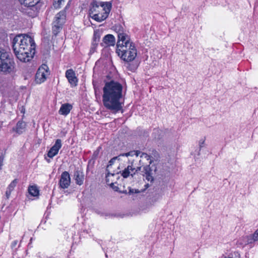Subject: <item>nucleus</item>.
<instances>
[{"instance_id":"nucleus-23","label":"nucleus","mask_w":258,"mask_h":258,"mask_svg":"<svg viewBox=\"0 0 258 258\" xmlns=\"http://www.w3.org/2000/svg\"><path fill=\"white\" fill-rule=\"evenodd\" d=\"M251 238L252 243L255 241H258V229L252 234L249 235Z\"/></svg>"},{"instance_id":"nucleus-14","label":"nucleus","mask_w":258,"mask_h":258,"mask_svg":"<svg viewBox=\"0 0 258 258\" xmlns=\"http://www.w3.org/2000/svg\"><path fill=\"white\" fill-rule=\"evenodd\" d=\"M136 173V171L134 169L132 165H128L121 172V175L124 178H126L130 176L133 177Z\"/></svg>"},{"instance_id":"nucleus-24","label":"nucleus","mask_w":258,"mask_h":258,"mask_svg":"<svg viewBox=\"0 0 258 258\" xmlns=\"http://www.w3.org/2000/svg\"><path fill=\"white\" fill-rule=\"evenodd\" d=\"M17 183V180L16 179L13 180L11 182V183L9 185L7 189L12 191L14 190L15 186H16Z\"/></svg>"},{"instance_id":"nucleus-4","label":"nucleus","mask_w":258,"mask_h":258,"mask_svg":"<svg viewBox=\"0 0 258 258\" xmlns=\"http://www.w3.org/2000/svg\"><path fill=\"white\" fill-rule=\"evenodd\" d=\"M111 8L112 4L110 2L93 1L90 6L89 15L96 21L101 22L108 17Z\"/></svg>"},{"instance_id":"nucleus-35","label":"nucleus","mask_w":258,"mask_h":258,"mask_svg":"<svg viewBox=\"0 0 258 258\" xmlns=\"http://www.w3.org/2000/svg\"><path fill=\"white\" fill-rule=\"evenodd\" d=\"M141 167H138L137 168H134V169L136 171V173L141 170Z\"/></svg>"},{"instance_id":"nucleus-33","label":"nucleus","mask_w":258,"mask_h":258,"mask_svg":"<svg viewBox=\"0 0 258 258\" xmlns=\"http://www.w3.org/2000/svg\"><path fill=\"white\" fill-rule=\"evenodd\" d=\"M17 243H18V241L17 240H14V241H13L12 244H11L12 247V248L15 247L16 246V245L17 244Z\"/></svg>"},{"instance_id":"nucleus-3","label":"nucleus","mask_w":258,"mask_h":258,"mask_svg":"<svg viewBox=\"0 0 258 258\" xmlns=\"http://www.w3.org/2000/svg\"><path fill=\"white\" fill-rule=\"evenodd\" d=\"M117 33L116 52L121 59L126 62L134 60L137 55V50L130 36L119 27Z\"/></svg>"},{"instance_id":"nucleus-36","label":"nucleus","mask_w":258,"mask_h":258,"mask_svg":"<svg viewBox=\"0 0 258 258\" xmlns=\"http://www.w3.org/2000/svg\"><path fill=\"white\" fill-rule=\"evenodd\" d=\"M110 175H111L113 176L114 174H112V173H110L109 172H108V173H107V174L106 175V178L107 177L109 176Z\"/></svg>"},{"instance_id":"nucleus-38","label":"nucleus","mask_w":258,"mask_h":258,"mask_svg":"<svg viewBox=\"0 0 258 258\" xmlns=\"http://www.w3.org/2000/svg\"><path fill=\"white\" fill-rule=\"evenodd\" d=\"M45 159H46V160L47 161L48 163H49L50 162V160L47 159L46 157H45Z\"/></svg>"},{"instance_id":"nucleus-17","label":"nucleus","mask_w":258,"mask_h":258,"mask_svg":"<svg viewBox=\"0 0 258 258\" xmlns=\"http://www.w3.org/2000/svg\"><path fill=\"white\" fill-rule=\"evenodd\" d=\"M103 41L108 46H114L115 43V39L113 35L107 34L104 37Z\"/></svg>"},{"instance_id":"nucleus-21","label":"nucleus","mask_w":258,"mask_h":258,"mask_svg":"<svg viewBox=\"0 0 258 258\" xmlns=\"http://www.w3.org/2000/svg\"><path fill=\"white\" fill-rule=\"evenodd\" d=\"M40 0H19L20 4L23 5L38 4Z\"/></svg>"},{"instance_id":"nucleus-32","label":"nucleus","mask_w":258,"mask_h":258,"mask_svg":"<svg viewBox=\"0 0 258 258\" xmlns=\"http://www.w3.org/2000/svg\"><path fill=\"white\" fill-rule=\"evenodd\" d=\"M11 192H12L11 191L7 189L6 192V197L7 199L9 198V197L11 194Z\"/></svg>"},{"instance_id":"nucleus-8","label":"nucleus","mask_w":258,"mask_h":258,"mask_svg":"<svg viewBox=\"0 0 258 258\" xmlns=\"http://www.w3.org/2000/svg\"><path fill=\"white\" fill-rule=\"evenodd\" d=\"M62 144L60 139H57L55 141L54 145L49 149L47 153V156L50 158H52L56 156L61 148Z\"/></svg>"},{"instance_id":"nucleus-12","label":"nucleus","mask_w":258,"mask_h":258,"mask_svg":"<svg viewBox=\"0 0 258 258\" xmlns=\"http://www.w3.org/2000/svg\"><path fill=\"white\" fill-rule=\"evenodd\" d=\"M26 128V123L23 120H19L16 124V125L13 127L12 131L18 135H21L24 133Z\"/></svg>"},{"instance_id":"nucleus-5","label":"nucleus","mask_w":258,"mask_h":258,"mask_svg":"<svg viewBox=\"0 0 258 258\" xmlns=\"http://www.w3.org/2000/svg\"><path fill=\"white\" fill-rule=\"evenodd\" d=\"M14 62L10 54L3 51H0V72L11 73L13 69Z\"/></svg>"},{"instance_id":"nucleus-19","label":"nucleus","mask_w":258,"mask_h":258,"mask_svg":"<svg viewBox=\"0 0 258 258\" xmlns=\"http://www.w3.org/2000/svg\"><path fill=\"white\" fill-rule=\"evenodd\" d=\"M28 192L30 195L36 197L39 195V190L35 185L30 186L28 188Z\"/></svg>"},{"instance_id":"nucleus-11","label":"nucleus","mask_w":258,"mask_h":258,"mask_svg":"<svg viewBox=\"0 0 258 258\" xmlns=\"http://www.w3.org/2000/svg\"><path fill=\"white\" fill-rule=\"evenodd\" d=\"M24 6L27 7L26 12L30 17L34 18L37 16L40 9L38 4Z\"/></svg>"},{"instance_id":"nucleus-10","label":"nucleus","mask_w":258,"mask_h":258,"mask_svg":"<svg viewBox=\"0 0 258 258\" xmlns=\"http://www.w3.org/2000/svg\"><path fill=\"white\" fill-rule=\"evenodd\" d=\"M66 14L65 11H61L58 13L54 17L52 22L54 25H58L62 26L66 21Z\"/></svg>"},{"instance_id":"nucleus-20","label":"nucleus","mask_w":258,"mask_h":258,"mask_svg":"<svg viewBox=\"0 0 258 258\" xmlns=\"http://www.w3.org/2000/svg\"><path fill=\"white\" fill-rule=\"evenodd\" d=\"M62 26H59L58 25H54L52 23V33L54 36H56L58 33L61 30Z\"/></svg>"},{"instance_id":"nucleus-13","label":"nucleus","mask_w":258,"mask_h":258,"mask_svg":"<svg viewBox=\"0 0 258 258\" xmlns=\"http://www.w3.org/2000/svg\"><path fill=\"white\" fill-rule=\"evenodd\" d=\"M74 179L76 181V183L79 185H81L84 183V174L83 171L76 169L74 171Z\"/></svg>"},{"instance_id":"nucleus-18","label":"nucleus","mask_w":258,"mask_h":258,"mask_svg":"<svg viewBox=\"0 0 258 258\" xmlns=\"http://www.w3.org/2000/svg\"><path fill=\"white\" fill-rule=\"evenodd\" d=\"M252 241L251 238H250L249 235H247L246 236H244L240 238L237 242V244L238 245H240L241 246H244L247 244H252Z\"/></svg>"},{"instance_id":"nucleus-15","label":"nucleus","mask_w":258,"mask_h":258,"mask_svg":"<svg viewBox=\"0 0 258 258\" xmlns=\"http://www.w3.org/2000/svg\"><path fill=\"white\" fill-rule=\"evenodd\" d=\"M144 173L143 175L145 176L146 179L149 181L152 182L154 180L153 174L154 170L150 165H147L144 167V171H143Z\"/></svg>"},{"instance_id":"nucleus-26","label":"nucleus","mask_w":258,"mask_h":258,"mask_svg":"<svg viewBox=\"0 0 258 258\" xmlns=\"http://www.w3.org/2000/svg\"><path fill=\"white\" fill-rule=\"evenodd\" d=\"M101 149V147H98L97 150L94 152V153L93 154V155H92V159H96L98 157V155H99V152H100V150Z\"/></svg>"},{"instance_id":"nucleus-7","label":"nucleus","mask_w":258,"mask_h":258,"mask_svg":"<svg viewBox=\"0 0 258 258\" xmlns=\"http://www.w3.org/2000/svg\"><path fill=\"white\" fill-rule=\"evenodd\" d=\"M71 184V177L68 171L63 172L59 181V185L61 188L66 189L69 187Z\"/></svg>"},{"instance_id":"nucleus-16","label":"nucleus","mask_w":258,"mask_h":258,"mask_svg":"<svg viewBox=\"0 0 258 258\" xmlns=\"http://www.w3.org/2000/svg\"><path fill=\"white\" fill-rule=\"evenodd\" d=\"M73 108V106L70 103H64L62 104L58 111V113L60 115L67 116L69 114L71 110Z\"/></svg>"},{"instance_id":"nucleus-1","label":"nucleus","mask_w":258,"mask_h":258,"mask_svg":"<svg viewBox=\"0 0 258 258\" xmlns=\"http://www.w3.org/2000/svg\"><path fill=\"white\" fill-rule=\"evenodd\" d=\"M122 85L117 81L106 82L103 88L102 102L104 107L116 113L122 109Z\"/></svg>"},{"instance_id":"nucleus-27","label":"nucleus","mask_w":258,"mask_h":258,"mask_svg":"<svg viewBox=\"0 0 258 258\" xmlns=\"http://www.w3.org/2000/svg\"><path fill=\"white\" fill-rule=\"evenodd\" d=\"M63 0H54L53 6L55 8H58Z\"/></svg>"},{"instance_id":"nucleus-29","label":"nucleus","mask_w":258,"mask_h":258,"mask_svg":"<svg viewBox=\"0 0 258 258\" xmlns=\"http://www.w3.org/2000/svg\"><path fill=\"white\" fill-rule=\"evenodd\" d=\"M140 191L138 189H133L130 188L128 194H133L134 193H139Z\"/></svg>"},{"instance_id":"nucleus-28","label":"nucleus","mask_w":258,"mask_h":258,"mask_svg":"<svg viewBox=\"0 0 258 258\" xmlns=\"http://www.w3.org/2000/svg\"><path fill=\"white\" fill-rule=\"evenodd\" d=\"M117 158H119V157H114L113 158H111L110 161H109L108 165H107V167H108L109 166L112 165L115 161L117 160Z\"/></svg>"},{"instance_id":"nucleus-37","label":"nucleus","mask_w":258,"mask_h":258,"mask_svg":"<svg viewBox=\"0 0 258 258\" xmlns=\"http://www.w3.org/2000/svg\"><path fill=\"white\" fill-rule=\"evenodd\" d=\"M147 156V154L146 153H143L142 155H141V157H142L143 156H145V157H146Z\"/></svg>"},{"instance_id":"nucleus-31","label":"nucleus","mask_w":258,"mask_h":258,"mask_svg":"<svg viewBox=\"0 0 258 258\" xmlns=\"http://www.w3.org/2000/svg\"><path fill=\"white\" fill-rule=\"evenodd\" d=\"M204 143H205V140H200V141H199V145H200V149L203 147Z\"/></svg>"},{"instance_id":"nucleus-30","label":"nucleus","mask_w":258,"mask_h":258,"mask_svg":"<svg viewBox=\"0 0 258 258\" xmlns=\"http://www.w3.org/2000/svg\"><path fill=\"white\" fill-rule=\"evenodd\" d=\"M99 41V36H97L96 34L94 33V40H93V41L92 42H96V43H98Z\"/></svg>"},{"instance_id":"nucleus-6","label":"nucleus","mask_w":258,"mask_h":258,"mask_svg":"<svg viewBox=\"0 0 258 258\" xmlns=\"http://www.w3.org/2000/svg\"><path fill=\"white\" fill-rule=\"evenodd\" d=\"M48 68L46 65L42 66L37 71L35 75V81L37 84L43 83L49 75Z\"/></svg>"},{"instance_id":"nucleus-25","label":"nucleus","mask_w":258,"mask_h":258,"mask_svg":"<svg viewBox=\"0 0 258 258\" xmlns=\"http://www.w3.org/2000/svg\"><path fill=\"white\" fill-rule=\"evenodd\" d=\"M97 46V43L92 42L90 48V53L92 54L95 51H96Z\"/></svg>"},{"instance_id":"nucleus-9","label":"nucleus","mask_w":258,"mask_h":258,"mask_svg":"<svg viewBox=\"0 0 258 258\" xmlns=\"http://www.w3.org/2000/svg\"><path fill=\"white\" fill-rule=\"evenodd\" d=\"M66 77L72 87H75L77 85L78 80L73 70L69 69L67 70L66 72Z\"/></svg>"},{"instance_id":"nucleus-22","label":"nucleus","mask_w":258,"mask_h":258,"mask_svg":"<svg viewBox=\"0 0 258 258\" xmlns=\"http://www.w3.org/2000/svg\"><path fill=\"white\" fill-rule=\"evenodd\" d=\"M134 154V151H131L127 153L120 154L117 157H119V158H117V160H122V157H127L128 156H133Z\"/></svg>"},{"instance_id":"nucleus-2","label":"nucleus","mask_w":258,"mask_h":258,"mask_svg":"<svg viewBox=\"0 0 258 258\" xmlns=\"http://www.w3.org/2000/svg\"><path fill=\"white\" fill-rule=\"evenodd\" d=\"M12 47L17 58L22 62L30 61L35 53V43L28 35H16L13 39Z\"/></svg>"},{"instance_id":"nucleus-34","label":"nucleus","mask_w":258,"mask_h":258,"mask_svg":"<svg viewBox=\"0 0 258 258\" xmlns=\"http://www.w3.org/2000/svg\"><path fill=\"white\" fill-rule=\"evenodd\" d=\"M134 151V155H136L137 156H138L141 153L140 151Z\"/></svg>"},{"instance_id":"nucleus-39","label":"nucleus","mask_w":258,"mask_h":258,"mask_svg":"<svg viewBox=\"0 0 258 258\" xmlns=\"http://www.w3.org/2000/svg\"><path fill=\"white\" fill-rule=\"evenodd\" d=\"M95 94H96V91L95 89Z\"/></svg>"}]
</instances>
